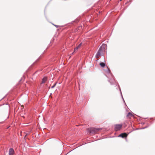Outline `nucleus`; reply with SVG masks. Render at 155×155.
Instances as JSON below:
<instances>
[{
	"instance_id": "obj_1",
	"label": "nucleus",
	"mask_w": 155,
	"mask_h": 155,
	"mask_svg": "<svg viewBox=\"0 0 155 155\" xmlns=\"http://www.w3.org/2000/svg\"><path fill=\"white\" fill-rule=\"evenodd\" d=\"M107 45L106 44H103L102 45L96 55V57L97 58H99V56L103 53Z\"/></svg>"
},
{
	"instance_id": "obj_2",
	"label": "nucleus",
	"mask_w": 155,
	"mask_h": 155,
	"mask_svg": "<svg viewBox=\"0 0 155 155\" xmlns=\"http://www.w3.org/2000/svg\"><path fill=\"white\" fill-rule=\"evenodd\" d=\"M101 130L100 129L95 128H90L87 129L88 131L92 134H96Z\"/></svg>"
},
{
	"instance_id": "obj_3",
	"label": "nucleus",
	"mask_w": 155,
	"mask_h": 155,
	"mask_svg": "<svg viewBox=\"0 0 155 155\" xmlns=\"http://www.w3.org/2000/svg\"><path fill=\"white\" fill-rule=\"evenodd\" d=\"M115 130L116 131H118L119 130H120V129H121V127L122 126V124H116L115 125Z\"/></svg>"
},
{
	"instance_id": "obj_4",
	"label": "nucleus",
	"mask_w": 155,
	"mask_h": 155,
	"mask_svg": "<svg viewBox=\"0 0 155 155\" xmlns=\"http://www.w3.org/2000/svg\"><path fill=\"white\" fill-rule=\"evenodd\" d=\"M14 153V150L13 148H11L9 149V155H13Z\"/></svg>"
},
{
	"instance_id": "obj_5",
	"label": "nucleus",
	"mask_w": 155,
	"mask_h": 155,
	"mask_svg": "<svg viewBox=\"0 0 155 155\" xmlns=\"http://www.w3.org/2000/svg\"><path fill=\"white\" fill-rule=\"evenodd\" d=\"M128 134L126 133H123L120 134L119 137H121L122 138L126 137H127Z\"/></svg>"
},
{
	"instance_id": "obj_6",
	"label": "nucleus",
	"mask_w": 155,
	"mask_h": 155,
	"mask_svg": "<svg viewBox=\"0 0 155 155\" xmlns=\"http://www.w3.org/2000/svg\"><path fill=\"white\" fill-rule=\"evenodd\" d=\"M81 45L82 43H81L78 46L76 47V48H75L74 49V52L79 49L81 46Z\"/></svg>"
},
{
	"instance_id": "obj_7",
	"label": "nucleus",
	"mask_w": 155,
	"mask_h": 155,
	"mask_svg": "<svg viewBox=\"0 0 155 155\" xmlns=\"http://www.w3.org/2000/svg\"><path fill=\"white\" fill-rule=\"evenodd\" d=\"M47 80V78L46 77H44L42 79V81L41 82V84L45 83Z\"/></svg>"
},
{
	"instance_id": "obj_8",
	"label": "nucleus",
	"mask_w": 155,
	"mask_h": 155,
	"mask_svg": "<svg viewBox=\"0 0 155 155\" xmlns=\"http://www.w3.org/2000/svg\"><path fill=\"white\" fill-rule=\"evenodd\" d=\"M133 116L132 114L130 113H129L127 115V117L129 118H130Z\"/></svg>"
},
{
	"instance_id": "obj_9",
	"label": "nucleus",
	"mask_w": 155,
	"mask_h": 155,
	"mask_svg": "<svg viewBox=\"0 0 155 155\" xmlns=\"http://www.w3.org/2000/svg\"><path fill=\"white\" fill-rule=\"evenodd\" d=\"M100 65L103 68H104L105 66V64L103 62H101L100 64Z\"/></svg>"
},
{
	"instance_id": "obj_10",
	"label": "nucleus",
	"mask_w": 155,
	"mask_h": 155,
	"mask_svg": "<svg viewBox=\"0 0 155 155\" xmlns=\"http://www.w3.org/2000/svg\"><path fill=\"white\" fill-rule=\"evenodd\" d=\"M54 86H53L52 87V88H53L54 87Z\"/></svg>"
},
{
	"instance_id": "obj_11",
	"label": "nucleus",
	"mask_w": 155,
	"mask_h": 155,
	"mask_svg": "<svg viewBox=\"0 0 155 155\" xmlns=\"http://www.w3.org/2000/svg\"><path fill=\"white\" fill-rule=\"evenodd\" d=\"M27 135V134H26L25 135V137H26V135Z\"/></svg>"
},
{
	"instance_id": "obj_12",
	"label": "nucleus",
	"mask_w": 155,
	"mask_h": 155,
	"mask_svg": "<svg viewBox=\"0 0 155 155\" xmlns=\"http://www.w3.org/2000/svg\"><path fill=\"white\" fill-rule=\"evenodd\" d=\"M21 106H22V107H23L24 106H23V105H22Z\"/></svg>"
},
{
	"instance_id": "obj_13",
	"label": "nucleus",
	"mask_w": 155,
	"mask_h": 155,
	"mask_svg": "<svg viewBox=\"0 0 155 155\" xmlns=\"http://www.w3.org/2000/svg\"><path fill=\"white\" fill-rule=\"evenodd\" d=\"M122 0H120V1H122Z\"/></svg>"
}]
</instances>
